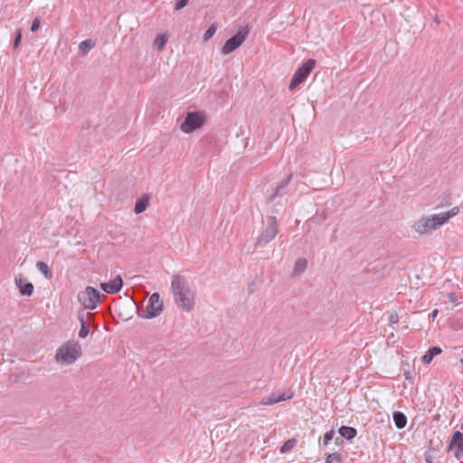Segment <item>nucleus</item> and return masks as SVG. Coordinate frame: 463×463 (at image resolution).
I'll list each match as a JSON object with an SVG mask.
<instances>
[{
	"label": "nucleus",
	"mask_w": 463,
	"mask_h": 463,
	"mask_svg": "<svg viewBox=\"0 0 463 463\" xmlns=\"http://www.w3.org/2000/svg\"><path fill=\"white\" fill-rule=\"evenodd\" d=\"M167 41H168V35L165 33H162L156 37V39L154 40V43H153V46L158 52H161L165 49Z\"/></svg>",
	"instance_id": "nucleus-17"
},
{
	"label": "nucleus",
	"mask_w": 463,
	"mask_h": 463,
	"mask_svg": "<svg viewBox=\"0 0 463 463\" xmlns=\"http://www.w3.org/2000/svg\"><path fill=\"white\" fill-rule=\"evenodd\" d=\"M277 220L274 216H269L266 222V227L257 238L255 247H263L271 241L278 234Z\"/></svg>",
	"instance_id": "nucleus-5"
},
{
	"label": "nucleus",
	"mask_w": 463,
	"mask_h": 463,
	"mask_svg": "<svg viewBox=\"0 0 463 463\" xmlns=\"http://www.w3.org/2000/svg\"><path fill=\"white\" fill-rule=\"evenodd\" d=\"M94 43L91 41V40H85L83 42H81L79 45V49L82 52H88L89 51H90L93 47H94Z\"/></svg>",
	"instance_id": "nucleus-24"
},
{
	"label": "nucleus",
	"mask_w": 463,
	"mask_h": 463,
	"mask_svg": "<svg viewBox=\"0 0 463 463\" xmlns=\"http://www.w3.org/2000/svg\"><path fill=\"white\" fill-rule=\"evenodd\" d=\"M442 352L441 348L439 346H432L430 347L426 354L421 357V361L423 364H430L432 359L439 354Z\"/></svg>",
	"instance_id": "nucleus-16"
},
{
	"label": "nucleus",
	"mask_w": 463,
	"mask_h": 463,
	"mask_svg": "<svg viewBox=\"0 0 463 463\" xmlns=\"http://www.w3.org/2000/svg\"><path fill=\"white\" fill-rule=\"evenodd\" d=\"M248 34V28H241L235 35L226 41L222 48V53L227 55L235 51L246 40Z\"/></svg>",
	"instance_id": "nucleus-7"
},
{
	"label": "nucleus",
	"mask_w": 463,
	"mask_h": 463,
	"mask_svg": "<svg viewBox=\"0 0 463 463\" xmlns=\"http://www.w3.org/2000/svg\"><path fill=\"white\" fill-rule=\"evenodd\" d=\"M297 444V439H288L280 448V452L281 453H288L289 452L291 449H293V448L296 446Z\"/></svg>",
	"instance_id": "nucleus-23"
},
{
	"label": "nucleus",
	"mask_w": 463,
	"mask_h": 463,
	"mask_svg": "<svg viewBox=\"0 0 463 463\" xmlns=\"http://www.w3.org/2000/svg\"><path fill=\"white\" fill-rule=\"evenodd\" d=\"M148 201L149 199L147 196L141 197L135 204V213L139 214L146 211L148 206Z\"/></svg>",
	"instance_id": "nucleus-21"
},
{
	"label": "nucleus",
	"mask_w": 463,
	"mask_h": 463,
	"mask_svg": "<svg viewBox=\"0 0 463 463\" xmlns=\"http://www.w3.org/2000/svg\"><path fill=\"white\" fill-rule=\"evenodd\" d=\"M460 430H463V422L460 425Z\"/></svg>",
	"instance_id": "nucleus-36"
},
{
	"label": "nucleus",
	"mask_w": 463,
	"mask_h": 463,
	"mask_svg": "<svg viewBox=\"0 0 463 463\" xmlns=\"http://www.w3.org/2000/svg\"><path fill=\"white\" fill-rule=\"evenodd\" d=\"M435 22H436L437 24H439V23H440V20H439V18L437 15L435 16Z\"/></svg>",
	"instance_id": "nucleus-35"
},
{
	"label": "nucleus",
	"mask_w": 463,
	"mask_h": 463,
	"mask_svg": "<svg viewBox=\"0 0 463 463\" xmlns=\"http://www.w3.org/2000/svg\"><path fill=\"white\" fill-rule=\"evenodd\" d=\"M459 213L458 207H453L449 211L433 214L430 217H421L414 222L412 229L415 232L423 235L437 230L450 218L456 216Z\"/></svg>",
	"instance_id": "nucleus-2"
},
{
	"label": "nucleus",
	"mask_w": 463,
	"mask_h": 463,
	"mask_svg": "<svg viewBox=\"0 0 463 463\" xmlns=\"http://www.w3.org/2000/svg\"><path fill=\"white\" fill-rule=\"evenodd\" d=\"M40 24H41L40 19L35 18L32 23L31 31L36 32L40 28Z\"/></svg>",
	"instance_id": "nucleus-29"
},
{
	"label": "nucleus",
	"mask_w": 463,
	"mask_h": 463,
	"mask_svg": "<svg viewBox=\"0 0 463 463\" xmlns=\"http://www.w3.org/2000/svg\"><path fill=\"white\" fill-rule=\"evenodd\" d=\"M448 449L454 451V456L458 459L463 458V433L461 431L456 430L452 434Z\"/></svg>",
	"instance_id": "nucleus-10"
},
{
	"label": "nucleus",
	"mask_w": 463,
	"mask_h": 463,
	"mask_svg": "<svg viewBox=\"0 0 463 463\" xmlns=\"http://www.w3.org/2000/svg\"><path fill=\"white\" fill-rule=\"evenodd\" d=\"M93 315L91 313H84L80 311L78 315V319L80 323V329L79 331V336L80 338H85L88 336L90 330H89V322L90 319H92Z\"/></svg>",
	"instance_id": "nucleus-13"
},
{
	"label": "nucleus",
	"mask_w": 463,
	"mask_h": 463,
	"mask_svg": "<svg viewBox=\"0 0 463 463\" xmlns=\"http://www.w3.org/2000/svg\"><path fill=\"white\" fill-rule=\"evenodd\" d=\"M292 174H289L285 179H283L279 184L277 185L273 193L269 195V201H273L276 197L282 196L286 194V189L291 180Z\"/></svg>",
	"instance_id": "nucleus-15"
},
{
	"label": "nucleus",
	"mask_w": 463,
	"mask_h": 463,
	"mask_svg": "<svg viewBox=\"0 0 463 463\" xmlns=\"http://www.w3.org/2000/svg\"><path fill=\"white\" fill-rule=\"evenodd\" d=\"M204 123L203 117L198 112H188L184 122L181 124V130L189 134L200 128Z\"/></svg>",
	"instance_id": "nucleus-8"
},
{
	"label": "nucleus",
	"mask_w": 463,
	"mask_h": 463,
	"mask_svg": "<svg viewBox=\"0 0 463 463\" xmlns=\"http://www.w3.org/2000/svg\"><path fill=\"white\" fill-rule=\"evenodd\" d=\"M21 39H22L21 30H17L14 41V48H17L19 46V44L21 43Z\"/></svg>",
	"instance_id": "nucleus-28"
},
{
	"label": "nucleus",
	"mask_w": 463,
	"mask_h": 463,
	"mask_svg": "<svg viewBox=\"0 0 463 463\" xmlns=\"http://www.w3.org/2000/svg\"><path fill=\"white\" fill-rule=\"evenodd\" d=\"M389 321L392 323V324H396L399 322V316L396 312H392L390 314L389 316Z\"/></svg>",
	"instance_id": "nucleus-30"
},
{
	"label": "nucleus",
	"mask_w": 463,
	"mask_h": 463,
	"mask_svg": "<svg viewBox=\"0 0 463 463\" xmlns=\"http://www.w3.org/2000/svg\"><path fill=\"white\" fill-rule=\"evenodd\" d=\"M315 66L316 61L314 59H309L307 61L303 63L302 66H300L294 73L288 86L289 90H294L299 84L304 82Z\"/></svg>",
	"instance_id": "nucleus-6"
},
{
	"label": "nucleus",
	"mask_w": 463,
	"mask_h": 463,
	"mask_svg": "<svg viewBox=\"0 0 463 463\" xmlns=\"http://www.w3.org/2000/svg\"><path fill=\"white\" fill-rule=\"evenodd\" d=\"M163 301L160 299L158 293H153L148 300V304L143 314L141 315L145 318H152L159 316L163 310Z\"/></svg>",
	"instance_id": "nucleus-9"
},
{
	"label": "nucleus",
	"mask_w": 463,
	"mask_h": 463,
	"mask_svg": "<svg viewBox=\"0 0 463 463\" xmlns=\"http://www.w3.org/2000/svg\"><path fill=\"white\" fill-rule=\"evenodd\" d=\"M307 267V261L306 259H298L294 264L293 275H298L306 270Z\"/></svg>",
	"instance_id": "nucleus-20"
},
{
	"label": "nucleus",
	"mask_w": 463,
	"mask_h": 463,
	"mask_svg": "<svg viewBox=\"0 0 463 463\" xmlns=\"http://www.w3.org/2000/svg\"><path fill=\"white\" fill-rule=\"evenodd\" d=\"M294 392L291 390L288 391H279L278 392H273L269 396L263 397L261 400V404L263 405H272L283 401L289 400L293 398Z\"/></svg>",
	"instance_id": "nucleus-11"
},
{
	"label": "nucleus",
	"mask_w": 463,
	"mask_h": 463,
	"mask_svg": "<svg viewBox=\"0 0 463 463\" xmlns=\"http://www.w3.org/2000/svg\"><path fill=\"white\" fill-rule=\"evenodd\" d=\"M449 299L451 302H455L457 300V297H456L455 293H449Z\"/></svg>",
	"instance_id": "nucleus-32"
},
{
	"label": "nucleus",
	"mask_w": 463,
	"mask_h": 463,
	"mask_svg": "<svg viewBox=\"0 0 463 463\" xmlns=\"http://www.w3.org/2000/svg\"><path fill=\"white\" fill-rule=\"evenodd\" d=\"M79 302L86 309H95L100 302V293L93 287L88 286L77 295Z\"/></svg>",
	"instance_id": "nucleus-4"
},
{
	"label": "nucleus",
	"mask_w": 463,
	"mask_h": 463,
	"mask_svg": "<svg viewBox=\"0 0 463 463\" xmlns=\"http://www.w3.org/2000/svg\"><path fill=\"white\" fill-rule=\"evenodd\" d=\"M460 363H461V364H463V358H462V359H460Z\"/></svg>",
	"instance_id": "nucleus-37"
},
{
	"label": "nucleus",
	"mask_w": 463,
	"mask_h": 463,
	"mask_svg": "<svg viewBox=\"0 0 463 463\" xmlns=\"http://www.w3.org/2000/svg\"><path fill=\"white\" fill-rule=\"evenodd\" d=\"M80 355V345L76 341H68L58 348L55 360L61 365H71L74 364Z\"/></svg>",
	"instance_id": "nucleus-3"
},
{
	"label": "nucleus",
	"mask_w": 463,
	"mask_h": 463,
	"mask_svg": "<svg viewBox=\"0 0 463 463\" xmlns=\"http://www.w3.org/2000/svg\"><path fill=\"white\" fill-rule=\"evenodd\" d=\"M341 442H342L341 438H336V439H335V443H336V444H340Z\"/></svg>",
	"instance_id": "nucleus-34"
},
{
	"label": "nucleus",
	"mask_w": 463,
	"mask_h": 463,
	"mask_svg": "<svg viewBox=\"0 0 463 463\" xmlns=\"http://www.w3.org/2000/svg\"><path fill=\"white\" fill-rule=\"evenodd\" d=\"M326 463H341L340 454L337 452L329 454L326 459Z\"/></svg>",
	"instance_id": "nucleus-26"
},
{
	"label": "nucleus",
	"mask_w": 463,
	"mask_h": 463,
	"mask_svg": "<svg viewBox=\"0 0 463 463\" xmlns=\"http://www.w3.org/2000/svg\"><path fill=\"white\" fill-rule=\"evenodd\" d=\"M123 286V280L120 275L115 277V279L109 282L100 284V288L108 294H115L118 292Z\"/></svg>",
	"instance_id": "nucleus-12"
},
{
	"label": "nucleus",
	"mask_w": 463,
	"mask_h": 463,
	"mask_svg": "<svg viewBox=\"0 0 463 463\" xmlns=\"http://www.w3.org/2000/svg\"><path fill=\"white\" fill-rule=\"evenodd\" d=\"M339 434L341 435V437L350 440V439H354L356 436L357 431L353 427L342 426L339 429Z\"/></svg>",
	"instance_id": "nucleus-18"
},
{
	"label": "nucleus",
	"mask_w": 463,
	"mask_h": 463,
	"mask_svg": "<svg viewBox=\"0 0 463 463\" xmlns=\"http://www.w3.org/2000/svg\"><path fill=\"white\" fill-rule=\"evenodd\" d=\"M37 269L43 274L46 279H51L52 277V272L49 269L48 265L43 261H38L36 263Z\"/></svg>",
	"instance_id": "nucleus-22"
},
{
	"label": "nucleus",
	"mask_w": 463,
	"mask_h": 463,
	"mask_svg": "<svg viewBox=\"0 0 463 463\" xmlns=\"http://www.w3.org/2000/svg\"><path fill=\"white\" fill-rule=\"evenodd\" d=\"M188 2H176V5L175 6V10L179 11L183 9Z\"/></svg>",
	"instance_id": "nucleus-31"
},
{
	"label": "nucleus",
	"mask_w": 463,
	"mask_h": 463,
	"mask_svg": "<svg viewBox=\"0 0 463 463\" xmlns=\"http://www.w3.org/2000/svg\"><path fill=\"white\" fill-rule=\"evenodd\" d=\"M438 313H439V310H438V309H435V310H433V311L430 313V317L432 319H434V318L437 317Z\"/></svg>",
	"instance_id": "nucleus-33"
},
{
	"label": "nucleus",
	"mask_w": 463,
	"mask_h": 463,
	"mask_svg": "<svg viewBox=\"0 0 463 463\" xmlns=\"http://www.w3.org/2000/svg\"><path fill=\"white\" fill-rule=\"evenodd\" d=\"M171 291L174 302L178 308L190 312L195 305V292L190 287L186 279L179 274L173 276Z\"/></svg>",
	"instance_id": "nucleus-1"
},
{
	"label": "nucleus",
	"mask_w": 463,
	"mask_h": 463,
	"mask_svg": "<svg viewBox=\"0 0 463 463\" xmlns=\"http://www.w3.org/2000/svg\"><path fill=\"white\" fill-rule=\"evenodd\" d=\"M335 436V430H331L325 433L323 437V445L326 446L334 438Z\"/></svg>",
	"instance_id": "nucleus-27"
},
{
	"label": "nucleus",
	"mask_w": 463,
	"mask_h": 463,
	"mask_svg": "<svg viewBox=\"0 0 463 463\" xmlns=\"http://www.w3.org/2000/svg\"><path fill=\"white\" fill-rule=\"evenodd\" d=\"M15 284L19 288V291L24 296H31L33 292V285L31 282L26 281V279L20 275L15 278Z\"/></svg>",
	"instance_id": "nucleus-14"
},
{
	"label": "nucleus",
	"mask_w": 463,
	"mask_h": 463,
	"mask_svg": "<svg viewBox=\"0 0 463 463\" xmlns=\"http://www.w3.org/2000/svg\"><path fill=\"white\" fill-rule=\"evenodd\" d=\"M217 30V26L215 24H212L207 30L206 32L204 33L203 34V40L205 42L209 41L213 36V34L215 33Z\"/></svg>",
	"instance_id": "nucleus-25"
},
{
	"label": "nucleus",
	"mask_w": 463,
	"mask_h": 463,
	"mask_svg": "<svg viewBox=\"0 0 463 463\" xmlns=\"http://www.w3.org/2000/svg\"><path fill=\"white\" fill-rule=\"evenodd\" d=\"M393 421L397 429H403L407 424V418L404 413L401 411H395L393 413Z\"/></svg>",
	"instance_id": "nucleus-19"
}]
</instances>
